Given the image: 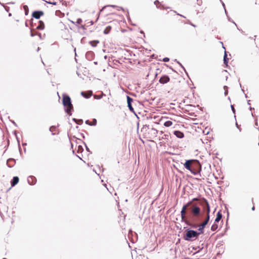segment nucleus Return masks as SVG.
<instances>
[{
	"mask_svg": "<svg viewBox=\"0 0 259 259\" xmlns=\"http://www.w3.org/2000/svg\"><path fill=\"white\" fill-rule=\"evenodd\" d=\"M181 215L182 222L195 228L196 226H192L188 219L193 222H196L197 219L201 215V209L196 204L192 203V201H190L183 205Z\"/></svg>",
	"mask_w": 259,
	"mask_h": 259,
	"instance_id": "nucleus-1",
	"label": "nucleus"
},
{
	"mask_svg": "<svg viewBox=\"0 0 259 259\" xmlns=\"http://www.w3.org/2000/svg\"><path fill=\"white\" fill-rule=\"evenodd\" d=\"M200 204L201 205H202L204 210H205L206 212V215L205 220L201 225H199V228L198 229V231H199V232H201V234H202L203 232V230L204 228L209 222L210 219L209 213L210 210L209 203L207 200L205 199V198H203L202 200H201Z\"/></svg>",
	"mask_w": 259,
	"mask_h": 259,
	"instance_id": "nucleus-2",
	"label": "nucleus"
},
{
	"mask_svg": "<svg viewBox=\"0 0 259 259\" xmlns=\"http://www.w3.org/2000/svg\"><path fill=\"white\" fill-rule=\"evenodd\" d=\"M200 234H201V232H199V231L197 232L193 230L187 229L186 231V234L184 238L187 241H192L197 239Z\"/></svg>",
	"mask_w": 259,
	"mask_h": 259,
	"instance_id": "nucleus-3",
	"label": "nucleus"
},
{
	"mask_svg": "<svg viewBox=\"0 0 259 259\" xmlns=\"http://www.w3.org/2000/svg\"><path fill=\"white\" fill-rule=\"evenodd\" d=\"M63 104L64 106L65 107V111L69 115H71V111L73 109V106L71 104V99L68 96L63 95Z\"/></svg>",
	"mask_w": 259,
	"mask_h": 259,
	"instance_id": "nucleus-4",
	"label": "nucleus"
},
{
	"mask_svg": "<svg viewBox=\"0 0 259 259\" xmlns=\"http://www.w3.org/2000/svg\"><path fill=\"white\" fill-rule=\"evenodd\" d=\"M192 170L191 173L194 175L200 174L201 170V165L198 160H193L192 163Z\"/></svg>",
	"mask_w": 259,
	"mask_h": 259,
	"instance_id": "nucleus-5",
	"label": "nucleus"
},
{
	"mask_svg": "<svg viewBox=\"0 0 259 259\" xmlns=\"http://www.w3.org/2000/svg\"><path fill=\"white\" fill-rule=\"evenodd\" d=\"M193 162V160H187L186 161L185 163H184V165L185 167L190 170L191 172L192 170V163Z\"/></svg>",
	"mask_w": 259,
	"mask_h": 259,
	"instance_id": "nucleus-6",
	"label": "nucleus"
},
{
	"mask_svg": "<svg viewBox=\"0 0 259 259\" xmlns=\"http://www.w3.org/2000/svg\"><path fill=\"white\" fill-rule=\"evenodd\" d=\"M169 81V77L166 75L162 76L159 79V82L162 84H165Z\"/></svg>",
	"mask_w": 259,
	"mask_h": 259,
	"instance_id": "nucleus-7",
	"label": "nucleus"
},
{
	"mask_svg": "<svg viewBox=\"0 0 259 259\" xmlns=\"http://www.w3.org/2000/svg\"><path fill=\"white\" fill-rule=\"evenodd\" d=\"M44 13L41 11H34L33 12L32 16L35 19H39L42 15H43Z\"/></svg>",
	"mask_w": 259,
	"mask_h": 259,
	"instance_id": "nucleus-8",
	"label": "nucleus"
},
{
	"mask_svg": "<svg viewBox=\"0 0 259 259\" xmlns=\"http://www.w3.org/2000/svg\"><path fill=\"white\" fill-rule=\"evenodd\" d=\"M28 183L30 185H34L36 182V178L33 176H29L27 179Z\"/></svg>",
	"mask_w": 259,
	"mask_h": 259,
	"instance_id": "nucleus-9",
	"label": "nucleus"
},
{
	"mask_svg": "<svg viewBox=\"0 0 259 259\" xmlns=\"http://www.w3.org/2000/svg\"><path fill=\"white\" fill-rule=\"evenodd\" d=\"M15 163V160L13 158H9L7 160V164L10 167H12Z\"/></svg>",
	"mask_w": 259,
	"mask_h": 259,
	"instance_id": "nucleus-10",
	"label": "nucleus"
},
{
	"mask_svg": "<svg viewBox=\"0 0 259 259\" xmlns=\"http://www.w3.org/2000/svg\"><path fill=\"white\" fill-rule=\"evenodd\" d=\"M174 134L178 138H182L184 136L183 133L179 131H174Z\"/></svg>",
	"mask_w": 259,
	"mask_h": 259,
	"instance_id": "nucleus-11",
	"label": "nucleus"
},
{
	"mask_svg": "<svg viewBox=\"0 0 259 259\" xmlns=\"http://www.w3.org/2000/svg\"><path fill=\"white\" fill-rule=\"evenodd\" d=\"M18 182H19V178L17 176L14 177L11 182V186H14L16 184H17Z\"/></svg>",
	"mask_w": 259,
	"mask_h": 259,
	"instance_id": "nucleus-12",
	"label": "nucleus"
},
{
	"mask_svg": "<svg viewBox=\"0 0 259 259\" xmlns=\"http://www.w3.org/2000/svg\"><path fill=\"white\" fill-rule=\"evenodd\" d=\"M222 218V214L220 211H219L217 214V217L215 219V222H219Z\"/></svg>",
	"mask_w": 259,
	"mask_h": 259,
	"instance_id": "nucleus-13",
	"label": "nucleus"
},
{
	"mask_svg": "<svg viewBox=\"0 0 259 259\" xmlns=\"http://www.w3.org/2000/svg\"><path fill=\"white\" fill-rule=\"evenodd\" d=\"M39 25L37 26L36 28L38 29L42 30L45 28V24L44 22L41 21H39Z\"/></svg>",
	"mask_w": 259,
	"mask_h": 259,
	"instance_id": "nucleus-14",
	"label": "nucleus"
},
{
	"mask_svg": "<svg viewBox=\"0 0 259 259\" xmlns=\"http://www.w3.org/2000/svg\"><path fill=\"white\" fill-rule=\"evenodd\" d=\"M111 29V27L110 26H108L107 27H106V28L104 30V33L105 34H108L110 32Z\"/></svg>",
	"mask_w": 259,
	"mask_h": 259,
	"instance_id": "nucleus-15",
	"label": "nucleus"
},
{
	"mask_svg": "<svg viewBox=\"0 0 259 259\" xmlns=\"http://www.w3.org/2000/svg\"><path fill=\"white\" fill-rule=\"evenodd\" d=\"M224 63L226 65H227L228 63V59L227 58V55L226 51L225 52V55L224 56Z\"/></svg>",
	"mask_w": 259,
	"mask_h": 259,
	"instance_id": "nucleus-16",
	"label": "nucleus"
},
{
	"mask_svg": "<svg viewBox=\"0 0 259 259\" xmlns=\"http://www.w3.org/2000/svg\"><path fill=\"white\" fill-rule=\"evenodd\" d=\"M172 124V122L170 120H167L164 123V125L166 127H169Z\"/></svg>",
	"mask_w": 259,
	"mask_h": 259,
	"instance_id": "nucleus-17",
	"label": "nucleus"
},
{
	"mask_svg": "<svg viewBox=\"0 0 259 259\" xmlns=\"http://www.w3.org/2000/svg\"><path fill=\"white\" fill-rule=\"evenodd\" d=\"M215 223L216 222H215L211 227V230L212 231H215L218 228V225Z\"/></svg>",
	"mask_w": 259,
	"mask_h": 259,
	"instance_id": "nucleus-18",
	"label": "nucleus"
},
{
	"mask_svg": "<svg viewBox=\"0 0 259 259\" xmlns=\"http://www.w3.org/2000/svg\"><path fill=\"white\" fill-rule=\"evenodd\" d=\"M73 120L74 121L78 124H81L83 123L82 119H76L75 118H73Z\"/></svg>",
	"mask_w": 259,
	"mask_h": 259,
	"instance_id": "nucleus-19",
	"label": "nucleus"
},
{
	"mask_svg": "<svg viewBox=\"0 0 259 259\" xmlns=\"http://www.w3.org/2000/svg\"><path fill=\"white\" fill-rule=\"evenodd\" d=\"M109 6V7H116L117 8V10L118 11L122 10V11H124V9L122 7H118V6H116L115 5H110Z\"/></svg>",
	"mask_w": 259,
	"mask_h": 259,
	"instance_id": "nucleus-20",
	"label": "nucleus"
},
{
	"mask_svg": "<svg viewBox=\"0 0 259 259\" xmlns=\"http://www.w3.org/2000/svg\"><path fill=\"white\" fill-rule=\"evenodd\" d=\"M103 96H105V94L102 93L101 95H94V97L95 99L99 100L101 99Z\"/></svg>",
	"mask_w": 259,
	"mask_h": 259,
	"instance_id": "nucleus-21",
	"label": "nucleus"
},
{
	"mask_svg": "<svg viewBox=\"0 0 259 259\" xmlns=\"http://www.w3.org/2000/svg\"><path fill=\"white\" fill-rule=\"evenodd\" d=\"M127 107L131 112H134V109L132 106V103L127 104Z\"/></svg>",
	"mask_w": 259,
	"mask_h": 259,
	"instance_id": "nucleus-22",
	"label": "nucleus"
},
{
	"mask_svg": "<svg viewBox=\"0 0 259 259\" xmlns=\"http://www.w3.org/2000/svg\"><path fill=\"white\" fill-rule=\"evenodd\" d=\"M126 98H127V104L132 103V102L133 101V99L128 96H126Z\"/></svg>",
	"mask_w": 259,
	"mask_h": 259,
	"instance_id": "nucleus-23",
	"label": "nucleus"
},
{
	"mask_svg": "<svg viewBox=\"0 0 259 259\" xmlns=\"http://www.w3.org/2000/svg\"><path fill=\"white\" fill-rule=\"evenodd\" d=\"M23 9L25 10V15H27L28 13V8L27 6H26V5L23 6Z\"/></svg>",
	"mask_w": 259,
	"mask_h": 259,
	"instance_id": "nucleus-24",
	"label": "nucleus"
},
{
	"mask_svg": "<svg viewBox=\"0 0 259 259\" xmlns=\"http://www.w3.org/2000/svg\"><path fill=\"white\" fill-rule=\"evenodd\" d=\"M99 43V41H91L90 42V44L91 45L93 46V47H95L96 46L97 44Z\"/></svg>",
	"mask_w": 259,
	"mask_h": 259,
	"instance_id": "nucleus-25",
	"label": "nucleus"
},
{
	"mask_svg": "<svg viewBox=\"0 0 259 259\" xmlns=\"http://www.w3.org/2000/svg\"><path fill=\"white\" fill-rule=\"evenodd\" d=\"M81 95L83 97H84V98H89V97L91 96V94H90V95H88V96H87V95H86V94H85V93H84V92H82L81 93Z\"/></svg>",
	"mask_w": 259,
	"mask_h": 259,
	"instance_id": "nucleus-26",
	"label": "nucleus"
},
{
	"mask_svg": "<svg viewBox=\"0 0 259 259\" xmlns=\"http://www.w3.org/2000/svg\"><path fill=\"white\" fill-rule=\"evenodd\" d=\"M55 128H56V126H51L49 128V131L51 132H53L55 131Z\"/></svg>",
	"mask_w": 259,
	"mask_h": 259,
	"instance_id": "nucleus-27",
	"label": "nucleus"
},
{
	"mask_svg": "<svg viewBox=\"0 0 259 259\" xmlns=\"http://www.w3.org/2000/svg\"><path fill=\"white\" fill-rule=\"evenodd\" d=\"M175 61H176L178 64H179L180 65V66H181V67H182V68L185 70V71L186 72V70H185V68L183 67V66L182 65V64H181V63H180L178 61H177V59H175Z\"/></svg>",
	"mask_w": 259,
	"mask_h": 259,
	"instance_id": "nucleus-28",
	"label": "nucleus"
},
{
	"mask_svg": "<svg viewBox=\"0 0 259 259\" xmlns=\"http://www.w3.org/2000/svg\"><path fill=\"white\" fill-rule=\"evenodd\" d=\"M82 22V19H81V18H78V19H77V21H76V23L77 24H80Z\"/></svg>",
	"mask_w": 259,
	"mask_h": 259,
	"instance_id": "nucleus-29",
	"label": "nucleus"
},
{
	"mask_svg": "<svg viewBox=\"0 0 259 259\" xmlns=\"http://www.w3.org/2000/svg\"><path fill=\"white\" fill-rule=\"evenodd\" d=\"M224 89L225 90V95H227L228 94V91H227L228 87L227 86H224Z\"/></svg>",
	"mask_w": 259,
	"mask_h": 259,
	"instance_id": "nucleus-30",
	"label": "nucleus"
},
{
	"mask_svg": "<svg viewBox=\"0 0 259 259\" xmlns=\"http://www.w3.org/2000/svg\"><path fill=\"white\" fill-rule=\"evenodd\" d=\"M169 60V59L167 57H165L163 59V61L164 62H168Z\"/></svg>",
	"mask_w": 259,
	"mask_h": 259,
	"instance_id": "nucleus-31",
	"label": "nucleus"
},
{
	"mask_svg": "<svg viewBox=\"0 0 259 259\" xmlns=\"http://www.w3.org/2000/svg\"><path fill=\"white\" fill-rule=\"evenodd\" d=\"M93 124H92V125H95L97 124V120L96 119H94L93 121Z\"/></svg>",
	"mask_w": 259,
	"mask_h": 259,
	"instance_id": "nucleus-32",
	"label": "nucleus"
},
{
	"mask_svg": "<svg viewBox=\"0 0 259 259\" xmlns=\"http://www.w3.org/2000/svg\"><path fill=\"white\" fill-rule=\"evenodd\" d=\"M80 150H83V148L81 146L79 145L78 146V152Z\"/></svg>",
	"mask_w": 259,
	"mask_h": 259,
	"instance_id": "nucleus-33",
	"label": "nucleus"
},
{
	"mask_svg": "<svg viewBox=\"0 0 259 259\" xmlns=\"http://www.w3.org/2000/svg\"><path fill=\"white\" fill-rule=\"evenodd\" d=\"M159 2L158 0H156L155 2H154V4L157 6V8H158V6H157V4H159Z\"/></svg>",
	"mask_w": 259,
	"mask_h": 259,
	"instance_id": "nucleus-34",
	"label": "nucleus"
},
{
	"mask_svg": "<svg viewBox=\"0 0 259 259\" xmlns=\"http://www.w3.org/2000/svg\"><path fill=\"white\" fill-rule=\"evenodd\" d=\"M85 123L87 124H88V125H92V124L91 123V122H90L89 120H87L85 121Z\"/></svg>",
	"mask_w": 259,
	"mask_h": 259,
	"instance_id": "nucleus-35",
	"label": "nucleus"
},
{
	"mask_svg": "<svg viewBox=\"0 0 259 259\" xmlns=\"http://www.w3.org/2000/svg\"><path fill=\"white\" fill-rule=\"evenodd\" d=\"M49 4H52V5H56L57 3L55 2H48Z\"/></svg>",
	"mask_w": 259,
	"mask_h": 259,
	"instance_id": "nucleus-36",
	"label": "nucleus"
},
{
	"mask_svg": "<svg viewBox=\"0 0 259 259\" xmlns=\"http://www.w3.org/2000/svg\"><path fill=\"white\" fill-rule=\"evenodd\" d=\"M188 23L189 24H190L191 25H192V26H193V27H195V26H196L194 24H192V23L190 21H188Z\"/></svg>",
	"mask_w": 259,
	"mask_h": 259,
	"instance_id": "nucleus-37",
	"label": "nucleus"
},
{
	"mask_svg": "<svg viewBox=\"0 0 259 259\" xmlns=\"http://www.w3.org/2000/svg\"><path fill=\"white\" fill-rule=\"evenodd\" d=\"M168 136L167 135H164L163 137H162V139H167V137H168Z\"/></svg>",
	"mask_w": 259,
	"mask_h": 259,
	"instance_id": "nucleus-38",
	"label": "nucleus"
},
{
	"mask_svg": "<svg viewBox=\"0 0 259 259\" xmlns=\"http://www.w3.org/2000/svg\"><path fill=\"white\" fill-rule=\"evenodd\" d=\"M231 109H232V110L233 111V113H235V109L232 105H231Z\"/></svg>",
	"mask_w": 259,
	"mask_h": 259,
	"instance_id": "nucleus-39",
	"label": "nucleus"
},
{
	"mask_svg": "<svg viewBox=\"0 0 259 259\" xmlns=\"http://www.w3.org/2000/svg\"><path fill=\"white\" fill-rule=\"evenodd\" d=\"M36 34L33 33L32 31L31 32L30 35L31 36L33 37Z\"/></svg>",
	"mask_w": 259,
	"mask_h": 259,
	"instance_id": "nucleus-40",
	"label": "nucleus"
},
{
	"mask_svg": "<svg viewBox=\"0 0 259 259\" xmlns=\"http://www.w3.org/2000/svg\"><path fill=\"white\" fill-rule=\"evenodd\" d=\"M80 27L81 28L83 29H85V26H84V25H81V26H80Z\"/></svg>",
	"mask_w": 259,
	"mask_h": 259,
	"instance_id": "nucleus-41",
	"label": "nucleus"
},
{
	"mask_svg": "<svg viewBox=\"0 0 259 259\" xmlns=\"http://www.w3.org/2000/svg\"><path fill=\"white\" fill-rule=\"evenodd\" d=\"M198 200V199H197V198H193V199H192V202H193L194 201H196V200Z\"/></svg>",
	"mask_w": 259,
	"mask_h": 259,
	"instance_id": "nucleus-42",
	"label": "nucleus"
},
{
	"mask_svg": "<svg viewBox=\"0 0 259 259\" xmlns=\"http://www.w3.org/2000/svg\"><path fill=\"white\" fill-rule=\"evenodd\" d=\"M177 15H179V16H181V17H183L185 18V17L184 16H183V15H181V14H177Z\"/></svg>",
	"mask_w": 259,
	"mask_h": 259,
	"instance_id": "nucleus-43",
	"label": "nucleus"
},
{
	"mask_svg": "<svg viewBox=\"0 0 259 259\" xmlns=\"http://www.w3.org/2000/svg\"><path fill=\"white\" fill-rule=\"evenodd\" d=\"M38 35L39 38H41V34L40 33H38Z\"/></svg>",
	"mask_w": 259,
	"mask_h": 259,
	"instance_id": "nucleus-44",
	"label": "nucleus"
},
{
	"mask_svg": "<svg viewBox=\"0 0 259 259\" xmlns=\"http://www.w3.org/2000/svg\"><path fill=\"white\" fill-rule=\"evenodd\" d=\"M251 209H252V210H254L255 209V207H254V206L252 207Z\"/></svg>",
	"mask_w": 259,
	"mask_h": 259,
	"instance_id": "nucleus-45",
	"label": "nucleus"
},
{
	"mask_svg": "<svg viewBox=\"0 0 259 259\" xmlns=\"http://www.w3.org/2000/svg\"><path fill=\"white\" fill-rule=\"evenodd\" d=\"M106 7V6L102 8V9L101 10V11H102V10H103L104 9H105Z\"/></svg>",
	"mask_w": 259,
	"mask_h": 259,
	"instance_id": "nucleus-46",
	"label": "nucleus"
},
{
	"mask_svg": "<svg viewBox=\"0 0 259 259\" xmlns=\"http://www.w3.org/2000/svg\"><path fill=\"white\" fill-rule=\"evenodd\" d=\"M86 149H87V150L88 151H89V148H88V147H87V146H86Z\"/></svg>",
	"mask_w": 259,
	"mask_h": 259,
	"instance_id": "nucleus-47",
	"label": "nucleus"
},
{
	"mask_svg": "<svg viewBox=\"0 0 259 259\" xmlns=\"http://www.w3.org/2000/svg\"><path fill=\"white\" fill-rule=\"evenodd\" d=\"M249 109H250V110H251L253 108L250 107Z\"/></svg>",
	"mask_w": 259,
	"mask_h": 259,
	"instance_id": "nucleus-48",
	"label": "nucleus"
},
{
	"mask_svg": "<svg viewBox=\"0 0 259 259\" xmlns=\"http://www.w3.org/2000/svg\"><path fill=\"white\" fill-rule=\"evenodd\" d=\"M236 126H237V127H238V124H237V122L236 123Z\"/></svg>",
	"mask_w": 259,
	"mask_h": 259,
	"instance_id": "nucleus-49",
	"label": "nucleus"
},
{
	"mask_svg": "<svg viewBox=\"0 0 259 259\" xmlns=\"http://www.w3.org/2000/svg\"><path fill=\"white\" fill-rule=\"evenodd\" d=\"M91 23L92 24H93V21H91Z\"/></svg>",
	"mask_w": 259,
	"mask_h": 259,
	"instance_id": "nucleus-50",
	"label": "nucleus"
},
{
	"mask_svg": "<svg viewBox=\"0 0 259 259\" xmlns=\"http://www.w3.org/2000/svg\"><path fill=\"white\" fill-rule=\"evenodd\" d=\"M39 50V48H38L37 51H38Z\"/></svg>",
	"mask_w": 259,
	"mask_h": 259,
	"instance_id": "nucleus-51",
	"label": "nucleus"
},
{
	"mask_svg": "<svg viewBox=\"0 0 259 259\" xmlns=\"http://www.w3.org/2000/svg\"><path fill=\"white\" fill-rule=\"evenodd\" d=\"M233 23H234L235 25H236V23H235L234 22H233Z\"/></svg>",
	"mask_w": 259,
	"mask_h": 259,
	"instance_id": "nucleus-52",
	"label": "nucleus"
},
{
	"mask_svg": "<svg viewBox=\"0 0 259 259\" xmlns=\"http://www.w3.org/2000/svg\"><path fill=\"white\" fill-rule=\"evenodd\" d=\"M71 22L73 24H74V22L73 21H71Z\"/></svg>",
	"mask_w": 259,
	"mask_h": 259,
	"instance_id": "nucleus-53",
	"label": "nucleus"
},
{
	"mask_svg": "<svg viewBox=\"0 0 259 259\" xmlns=\"http://www.w3.org/2000/svg\"><path fill=\"white\" fill-rule=\"evenodd\" d=\"M249 101H250L249 100L248 101V104H249Z\"/></svg>",
	"mask_w": 259,
	"mask_h": 259,
	"instance_id": "nucleus-54",
	"label": "nucleus"
},
{
	"mask_svg": "<svg viewBox=\"0 0 259 259\" xmlns=\"http://www.w3.org/2000/svg\"><path fill=\"white\" fill-rule=\"evenodd\" d=\"M3 259H7L6 258H3Z\"/></svg>",
	"mask_w": 259,
	"mask_h": 259,
	"instance_id": "nucleus-55",
	"label": "nucleus"
}]
</instances>
